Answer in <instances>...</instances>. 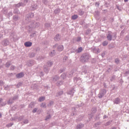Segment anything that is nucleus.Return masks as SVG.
<instances>
[{"instance_id": "obj_1", "label": "nucleus", "mask_w": 129, "mask_h": 129, "mask_svg": "<svg viewBox=\"0 0 129 129\" xmlns=\"http://www.w3.org/2000/svg\"><path fill=\"white\" fill-rule=\"evenodd\" d=\"M89 54L88 53H84L80 57V61L82 63H86V62H88V60H89Z\"/></svg>"}, {"instance_id": "obj_2", "label": "nucleus", "mask_w": 129, "mask_h": 129, "mask_svg": "<svg viewBox=\"0 0 129 129\" xmlns=\"http://www.w3.org/2000/svg\"><path fill=\"white\" fill-rule=\"evenodd\" d=\"M106 93V90L105 89H102L100 91L99 94H98L99 98H102L104 95Z\"/></svg>"}, {"instance_id": "obj_3", "label": "nucleus", "mask_w": 129, "mask_h": 129, "mask_svg": "<svg viewBox=\"0 0 129 129\" xmlns=\"http://www.w3.org/2000/svg\"><path fill=\"white\" fill-rule=\"evenodd\" d=\"M107 39L108 41H111L112 40V32L111 31H108V34H107Z\"/></svg>"}, {"instance_id": "obj_4", "label": "nucleus", "mask_w": 129, "mask_h": 129, "mask_svg": "<svg viewBox=\"0 0 129 129\" xmlns=\"http://www.w3.org/2000/svg\"><path fill=\"white\" fill-rule=\"evenodd\" d=\"M57 50L58 51V52H62L63 50H64V46L62 45H59L58 44L57 47Z\"/></svg>"}, {"instance_id": "obj_5", "label": "nucleus", "mask_w": 129, "mask_h": 129, "mask_svg": "<svg viewBox=\"0 0 129 129\" xmlns=\"http://www.w3.org/2000/svg\"><path fill=\"white\" fill-rule=\"evenodd\" d=\"M59 78L57 76H55L52 78L51 80L52 82H56L57 80H59Z\"/></svg>"}, {"instance_id": "obj_6", "label": "nucleus", "mask_w": 129, "mask_h": 129, "mask_svg": "<svg viewBox=\"0 0 129 129\" xmlns=\"http://www.w3.org/2000/svg\"><path fill=\"white\" fill-rule=\"evenodd\" d=\"M60 39H61V37L59 34H56V35L54 37V40L56 41H60Z\"/></svg>"}, {"instance_id": "obj_7", "label": "nucleus", "mask_w": 129, "mask_h": 129, "mask_svg": "<svg viewBox=\"0 0 129 129\" xmlns=\"http://www.w3.org/2000/svg\"><path fill=\"white\" fill-rule=\"evenodd\" d=\"M17 78H22V77H24V73H20V74H18L16 75Z\"/></svg>"}, {"instance_id": "obj_8", "label": "nucleus", "mask_w": 129, "mask_h": 129, "mask_svg": "<svg viewBox=\"0 0 129 129\" xmlns=\"http://www.w3.org/2000/svg\"><path fill=\"white\" fill-rule=\"evenodd\" d=\"M120 103V99L118 98H116L115 100L114 101V103L115 104H119Z\"/></svg>"}, {"instance_id": "obj_9", "label": "nucleus", "mask_w": 129, "mask_h": 129, "mask_svg": "<svg viewBox=\"0 0 129 129\" xmlns=\"http://www.w3.org/2000/svg\"><path fill=\"white\" fill-rule=\"evenodd\" d=\"M56 55V51H55V50H53L49 53V56L50 57H54Z\"/></svg>"}, {"instance_id": "obj_10", "label": "nucleus", "mask_w": 129, "mask_h": 129, "mask_svg": "<svg viewBox=\"0 0 129 129\" xmlns=\"http://www.w3.org/2000/svg\"><path fill=\"white\" fill-rule=\"evenodd\" d=\"M24 45L26 47H31L32 46V42H26L24 43Z\"/></svg>"}, {"instance_id": "obj_11", "label": "nucleus", "mask_w": 129, "mask_h": 129, "mask_svg": "<svg viewBox=\"0 0 129 129\" xmlns=\"http://www.w3.org/2000/svg\"><path fill=\"white\" fill-rule=\"evenodd\" d=\"M84 126L83 124H79L77 125V129H81L83 128Z\"/></svg>"}, {"instance_id": "obj_12", "label": "nucleus", "mask_w": 129, "mask_h": 129, "mask_svg": "<svg viewBox=\"0 0 129 129\" xmlns=\"http://www.w3.org/2000/svg\"><path fill=\"white\" fill-rule=\"evenodd\" d=\"M60 12H61V10H60V9L57 8L54 10V14H55V15H57V14H59Z\"/></svg>"}, {"instance_id": "obj_13", "label": "nucleus", "mask_w": 129, "mask_h": 129, "mask_svg": "<svg viewBox=\"0 0 129 129\" xmlns=\"http://www.w3.org/2000/svg\"><path fill=\"white\" fill-rule=\"evenodd\" d=\"M62 94H63V91H60L57 92L56 95L57 97H58V96H60V95H62Z\"/></svg>"}, {"instance_id": "obj_14", "label": "nucleus", "mask_w": 129, "mask_h": 129, "mask_svg": "<svg viewBox=\"0 0 129 129\" xmlns=\"http://www.w3.org/2000/svg\"><path fill=\"white\" fill-rule=\"evenodd\" d=\"M83 48L82 47H80L78 48V49H77L76 50V52L77 53H81V52L82 51Z\"/></svg>"}, {"instance_id": "obj_15", "label": "nucleus", "mask_w": 129, "mask_h": 129, "mask_svg": "<svg viewBox=\"0 0 129 129\" xmlns=\"http://www.w3.org/2000/svg\"><path fill=\"white\" fill-rule=\"evenodd\" d=\"M94 52L96 54H98V53L100 52V50H99V48H94Z\"/></svg>"}, {"instance_id": "obj_16", "label": "nucleus", "mask_w": 129, "mask_h": 129, "mask_svg": "<svg viewBox=\"0 0 129 129\" xmlns=\"http://www.w3.org/2000/svg\"><path fill=\"white\" fill-rule=\"evenodd\" d=\"M76 19H78V16L75 15L72 16V20H76Z\"/></svg>"}, {"instance_id": "obj_17", "label": "nucleus", "mask_w": 129, "mask_h": 129, "mask_svg": "<svg viewBox=\"0 0 129 129\" xmlns=\"http://www.w3.org/2000/svg\"><path fill=\"white\" fill-rule=\"evenodd\" d=\"M102 45H103V46H107V45H108V41H104V42H103Z\"/></svg>"}, {"instance_id": "obj_18", "label": "nucleus", "mask_w": 129, "mask_h": 129, "mask_svg": "<svg viewBox=\"0 0 129 129\" xmlns=\"http://www.w3.org/2000/svg\"><path fill=\"white\" fill-rule=\"evenodd\" d=\"M63 84V82L62 81H58L56 83L57 86H60Z\"/></svg>"}, {"instance_id": "obj_19", "label": "nucleus", "mask_w": 129, "mask_h": 129, "mask_svg": "<svg viewBox=\"0 0 129 129\" xmlns=\"http://www.w3.org/2000/svg\"><path fill=\"white\" fill-rule=\"evenodd\" d=\"M101 124V122H98L96 123H95V127H97L98 125H100Z\"/></svg>"}, {"instance_id": "obj_20", "label": "nucleus", "mask_w": 129, "mask_h": 129, "mask_svg": "<svg viewBox=\"0 0 129 129\" xmlns=\"http://www.w3.org/2000/svg\"><path fill=\"white\" fill-rule=\"evenodd\" d=\"M68 93L69 94L73 96V94H74V90H72L70 92H69Z\"/></svg>"}, {"instance_id": "obj_21", "label": "nucleus", "mask_w": 129, "mask_h": 129, "mask_svg": "<svg viewBox=\"0 0 129 129\" xmlns=\"http://www.w3.org/2000/svg\"><path fill=\"white\" fill-rule=\"evenodd\" d=\"M61 78H62V79H65V78H66V74L63 73L61 75Z\"/></svg>"}, {"instance_id": "obj_22", "label": "nucleus", "mask_w": 129, "mask_h": 129, "mask_svg": "<svg viewBox=\"0 0 129 129\" xmlns=\"http://www.w3.org/2000/svg\"><path fill=\"white\" fill-rule=\"evenodd\" d=\"M67 60H68V57L66 56H65L63 59H62V61L63 62H66V61H67Z\"/></svg>"}, {"instance_id": "obj_23", "label": "nucleus", "mask_w": 129, "mask_h": 129, "mask_svg": "<svg viewBox=\"0 0 129 129\" xmlns=\"http://www.w3.org/2000/svg\"><path fill=\"white\" fill-rule=\"evenodd\" d=\"M79 14L80 16H82L83 15H84V12L82 11V10H80L79 11Z\"/></svg>"}, {"instance_id": "obj_24", "label": "nucleus", "mask_w": 129, "mask_h": 129, "mask_svg": "<svg viewBox=\"0 0 129 129\" xmlns=\"http://www.w3.org/2000/svg\"><path fill=\"white\" fill-rule=\"evenodd\" d=\"M45 99V97H41L40 98H39V101H44V100Z\"/></svg>"}, {"instance_id": "obj_25", "label": "nucleus", "mask_w": 129, "mask_h": 129, "mask_svg": "<svg viewBox=\"0 0 129 129\" xmlns=\"http://www.w3.org/2000/svg\"><path fill=\"white\" fill-rule=\"evenodd\" d=\"M97 110L96 109V108H93L92 109V112H93V113H95V112H96V111Z\"/></svg>"}, {"instance_id": "obj_26", "label": "nucleus", "mask_w": 129, "mask_h": 129, "mask_svg": "<svg viewBox=\"0 0 129 129\" xmlns=\"http://www.w3.org/2000/svg\"><path fill=\"white\" fill-rule=\"evenodd\" d=\"M90 32H91V30H90V29L87 30V31H86V35H88V34L90 33Z\"/></svg>"}, {"instance_id": "obj_27", "label": "nucleus", "mask_w": 129, "mask_h": 129, "mask_svg": "<svg viewBox=\"0 0 129 129\" xmlns=\"http://www.w3.org/2000/svg\"><path fill=\"white\" fill-rule=\"evenodd\" d=\"M115 79V76H113L110 79V81H113Z\"/></svg>"}, {"instance_id": "obj_28", "label": "nucleus", "mask_w": 129, "mask_h": 129, "mask_svg": "<svg viewBox=\"0 0 129 129\" xmlns=\"http://www.w3.org/2000/svg\"><path fill=\"white\" fill-rule=\"evenodd\" d=\"M4 45L5 46H7V45H9V41L8 40L5 41Z\"/></svg>"}, {"instance_id": "obj_29", "label": "nucleus", "mask_w": 129, "mask_h": 129, "mask_svg": "<svg viewBox=\"0 0 129 129\" xmlns=\"http://www.w3.org/2000/svg\"><path fill=\"white\" fill-rule=\"evenodd\" d=\"M115 63H116V64H118V63H119V59L116 58L115 59Z\"/></svg>"}, {"instance_id": "obj_30", "label": "nucleus", "mask_w": 129, "mask_h": 129, "mask_svg": "<svg viewBox=\"0 0 129 129\" xmlns=\"http://www.w3.org/2000/svg\"><path fill=\"white\" fill-rule=\"evenodd\" d=\"M77 42H80V41H81V37H77Z\"/></svg>"}, {"instance_id": "obj_31", "label": "nucleus", "mask_w": 129, "mask_h": 129, "mask_svg": "<svg viewBox=\"0 0 129 129\" xmlns=\"http://www.w3.org/2000/svg\"><path fill=\"white\" fill-rule=\"evenodd\" d=\"M128 74H129V71L125 72V73H124V75H125V76H127Z\"/></svg>"}, {"instance_id": "obj_32", "label": "nucleus", "mask_w": 129, "mask_h": 129, "mask_svg": "<svg viewBox=\"0 0 129 129\" xmlns=\"http://www.w3.org/2000/svg\"><path fill=\"white\" fill-rule=\"evenodd\" d=\"M58 47V44H55L53 46V48L55 49V48Z\"/></svg>"}, {"instance_id": "obj_33", "label": "nucleus", "mask_w": 129, "mask_h": 129, "mask_svg": "<svg viewBox=\"0 0 129 129\" xmlns=\"http://www.w3.org/2000/svg\"><path fill=\"white\" fill-rule=\"evenodd\" d=\"M125 40H126V41H127L129 40V36H126L125 37Z\"/></svg>"}, {"instance_id": "obj_34", "label": "nucleus", "mask_w": 129, "mask_h": 129, "mask_svg": "<svg viewBox=\"0 0 129 129\" xmlns=\"http://www.w3.org/2000/svg\"><path fill=\"white\" fill-rule=\"evenodd\" d=\"M110 124V121H108L105 123V125H109Z\"/></svg>"}, {"instance_id": "obj_35", "label": "nucleus", "mask_w": 129, "mask_h": 129, "mask_svg": "<svg viewBox=\"0 0 129 129\" xmlns=\"http://www.w3.org/2000/svg\"><path fill=\"white\" fill-rule=\"evenodd\" d=\"M41 107H45L46 106V104L45 103H43L41 105Z\"/></svg>"}, {"instance_id": "obj_36", "label": "nucleus", "mask_w": 129, "mask_h": 129, "mask_svg": "<svg viewBox=\"0 0 129 129\" xmlns=\"http://www.w3.org/2000/svg\"><path fill=\"white\" fill-rule=\"evenodd\" d=\"M99 116V114L98 115V116H96L95 120L97 119H99L100 117Z\"/></svg>"}, {"instance_id": "obj_37", "label": "nucleus", "mask_w": 129, "mask_h": 129, "mask_svg": "<svg viewBox=\"0 0 129 129\" xmlns=\"http://www.w3.org/2000/svg\"><path fill=\"white\" fill-rule=\"evenodd\" d=\"M53 103H54V102L53 101H50L49 103V105H53Z\"/></svg>"}, {"instance_id": "obj_38", "label": "nucleus", "mask_w": 129, "mask_h": 129, "mask_svg": "<svg viewBox=\"0 0 129 129\" xmlns=\"http://www.w3.org/2000/svg\"><path fill=\"white\" fill-rule=\"evenodd\" d=\"M37 108H35V109H34L33 110V112L34 113H35V112H36L37 111Z\"/></svg>"}, {"instance_id": "obj_39", "label": "nucleus", "mask_w": 129, "mask_h": 129, "mask_svg": "<svg viewBox=\"0 0 129 129\" xmlns=\"http://www.w3.org/2000/svg\"><path fill=\"white\" fill-rule=\"evenodd\" d=\"M101 56L102 57H103L104 56H105V53L103 52L102 53Z\"/></svg>"}, {"instance_id": "obj_40", "label": "nucleus", "mask_w": 129, "mask_h": 129, "mask_svg": "<svg viewBox=\"0 0 129 129\" xmlns=\"http://www.w3.org/2000/svg\"><path fill=\"white\" fill-rule=\"evenodd\" d=\"M10 63H6V67H10Z\"/></svg>"}, {"instance_id": "obj_41", "label": "nucleus", "mask_w": 129, "mask_h": 129, "mask_svg": "<svg viewBox=\"0 0 129 129\" xmlns=\"http://www.w3.org/2000/svg\"><path fill=\"white\" fill-rule=\"evenodd\" d=\"M49 65L50 66H52V65H53V62L52 61L49 62Z\"/></svg>"}, {"instance_id": "obj_42", "label": "nucleus", "mask_w": 129, "mask_h": 129, "mask_svg": "<svg viewBox=\"0 0 129 129\" xmlns=\"http://www.w3.org/2000/svg\"><path fill=\"white\" fill-rule=\"evenodd\" d=\"M11 69L12 70H14L15 69V67L14 66L11 67Z\"/></svg>"}, {"instance_id": "obj_43", "label": "nucleus", "mask_w": 129, "mask_h": 129, "mask_svg": "<svg viewBox=\"0 0 129 129\" xmlns=\"http://www.w3.org/2000/svg\"><path fill=\"white\" fill-rule=\"evenodd\" d=\"M107 118V116H106V115H104V116H103V119H105V118Z\"/></svg>"}, {"instance_id": "obj_44", "label": "nucleus", "mask_w": 129, "mask_h": 129, "mask_svg": "<svg viewBox=\"0 0 129 129\" xmlns=\"http://www.w3.org/2000/svg\"><path fill=\"white\" fill-rule=\"evenodd\" d=\"M71 115L72 116H73V115H75V113H73V114H71Z\"/></svg>"}, {"instance_id": "obj_45", "label": "nucleus", "mask_w": 129, "mask_h": 129, "mask_svg": "<svg viewBox=\"0 0 129 129\" xmlns=\"http://www.w3.org/2000/svg\"><path fill=\"white\" fill-rule=\"evenodd\" d=\"M96 5H97V6H99V3H96Z\"/></svg>"}, {"instance_id": "obj_46", "label": "nucleus", "mask_w": 129, "mask_h": 129, "mask_svg": "<svg viewBox=\"0 0 129 129\" xmlns=\"http://www.w3.org/2000/svg\"><path fill=\"white\" fill-rule=\"evenodd\" d=\"M124 2H125V3H126V2H128V0H124Z\"/></svg>"}, {"instance_id": "obj_47", "label": "nucleus", "mask_w": 129, "mask_h": 129, "mask_svg": "<svg viewBox=\"0 0 129 129\" xmlns=\"http://www.w3.org/2000/svg\"><path fill=\"white\" fill-rule=\"evenodd\" d=\"M73 110H74V111H75V110H76L75 108H73Z\"/></svg>"}, {"instance_id": "obj_48", "label": "nucleus", "mask_w": 129, "mask_h": 129, "mask_svg": "<svg viewBox=\"0 0 129 129\" xmlns=\"http://www.w3.org/2000/svg\"><path fill=\"white\" fill-rule=\"evenodd\" d=\"M9 126H12V125H11V124H9Z\"/></svg>"}, {"instance_id": "obj_49", "label": "nucleus", "mask_w": 129, "mask_h": 129, "mask_svg": "<svg viewBox=\"0 0 129 129\" xmlns=\"http://www.w3.org/2000/svg\"><path fill=\"white\" fill-rule=\"evenodd\" d=\"M0 117H2V114L0 113Z\"/></svg>"}, {"instance_id": "obj_50", "label": "nucleus", "mask_w": 129, "mask_h": 129, "mask_svg": "<svg viewBox=\"0 0 129 129\" xmlns=\"http://www.w3.org/2000/svg\"><path fill=\"white\" fill-rule=\"evenodd\" d=\"M9 125H10L8 124V125H7V126H8V127H9V126H10Z\"/></svg>"}, {"instance_id": "obj_51", "label": "nucleus", "mask_w": 129, "mask_h": 129, "mask_svg": "<svg viewBox=\"0 0 129 129\" xmlns=\"http://www.w3.org/2000/svg\"><path fill=\"white\" fill-rule=\"evenodd\" d=\"M0 102H2V99H0Z\"/></svg>"}, {"instance_id": "obj_52", "label": "nucleus", "mask_w": 129, "mask_h": 129, "mask_svg": "<svg viewBox=\"0 0 129 129\" xmlns=\"http://www.w3.org/2000/svg\"><path fill=\"white\" fill-rule=\"evenodd\" d=\"M70 76H72V75H71V74H70Z\"/></svg>"}, {"instance_id": "obj_53", "label": "nucleus", "mask_w": 129, "mask_h": 129, "mask_svg": "<svg viewBox=\"0 0 129 129\" xmlns=\"http://www.w3.org/2000/svg\"><path fill=\"white\" fill-rule=\"evenodd\" d=\"M117 9H118V10H119V8H118V7H117Z\"/></svg>"}, {"instance_id": "obj_54", "label": "nucleus", "mask_w": 129, "mask_h": 129, "mask_svg": "<svg viewBox=\"0 0 129 129\" xmlns=\"http://www.w3.org/2000/svg\"><path fill=\"white\" fill-rule=\"evenodd\" d=\"M112 21H113V19H112Z\"/></svg>"}, {"instance_id": "obj_55", "label": "nucleus", "mask_w": 129, "mask_h": 129, "mask_svg": "<svg viewBox=\"0 0 129 129\" xmlns=\"http://www.w3.org/2000/svg\"><path fill=\"white\" fill-rule=\"evenodd\" d=\"M49 117H50V115H49Z\"/></svg>"}]
</instances>
